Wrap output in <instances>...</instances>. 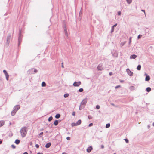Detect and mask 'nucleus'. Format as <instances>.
Returning <instances> with one entry per match:
<instances>
[{"label": "nucleus", "instance_id": "10", "mask_svg": "<svg viewBox=\"0 0 154 154\" xmlns=\"http://www.w3.org/2000/svg\"><path fill=\"white\" fill-rule=\"evenodd\" d=\"M102 64H100L98 65L97 69L99 71H101L103 70V68L102 67Z\"/></svg>", "mask_w": 154, "mask_h": 154}, {"label": "nucleus", "instance_id": "5", "mask_svg": "<svg viewBox=\"0 0 154 154\" xmlns=\"http://www.w3.org/2000/svg\"><path fill=\"white\" fill-rule=\"evenodd\" d=\"M11 37V34H9L7 38L6 42V45L7 46H8L10 41Z\"/></svg>", "mask_w": 154, "mask_h": 154}, {"label": "nucleus", "instance_id": "8", "mask_svg": "<svg viewBox=\"0 0 154 154\" xmlns=\"http://www.w3.org/2000/svg\"><path fill=\"white\" fill-rule=\"evenodd\" d=\"M126 72L130 76H132L133 75V72L130 71L129 69L128 68L126 69Z\"/></svg>", "mask_w": 154, "mask_h": 154}, {"label": "nucleus", "instance_id": "55", "mask_svg": "<svg viewBox=\"0 0 154 154\" xmlns=\"http://www.w3.org/2000/svg\"><path fill=\"white\" fill-rule=\"evenodd\" d=\"M52 125V124L51 125ZM49 127H50V128H51V127H52V125H51V126H50V125H49Z\"/></svg>", "mask_w": 154, "mask_h": 154}, {"label": "nucleus", "instance_id": "63", "mask_svg": "<svg viewBox=\"0 0 154 154\" xmlns=\"http://www.w3.org/2000/svg\"><path fill=\"white\" fill-rule=\"evenodd\" d=\"M121 82H122L123 81H121Z\"/></svg>", "mask_w": 154, "mask_h": 154}, {"label": "nucleus", "instance_id": "29", "mask_svg": "<svg viewBox=\"0 0 154 154\" xmlns=\"http://www.w3.org/2000/svg\"><path fill=\"white\" fill-rule=\"evenodd\" d=\"M78 91L79 92H82L83 91V89L82 88H80L79 89Z\"/></svg>", "mask_w": 154, "mask_h": 154}, {"label": "nucleus", "instance_id": "21", "mask_svg": "<svg viewBox=\"0 0 154 154\" xmlns=\"http://www.w3.org/2000/svg\"><path fill=\"white\" fill-rule=\"evenodd\" d=\"M141 65H140V64L138 65L137 67V70H140L141 69Z\"/></svg>", "mask_w": 154, "mask_h": 154}, {"label": "nucleus", "instance_id": "41", "mask_svg": "<svg viewBox=\"0 0 154 154\" xmlns=\"http://www.w3.org/2000/svg\"><path fill=\"white\" fill-rule=\"evenodd\" d=\"M72 115L74 116L75 115V112H73L72 113Z\"/></svg>", "mask_w": 154, "mask_h": 154}, {"label": "nucleus", "instance_id": "33", "mask_svg": "<svg viewBox=\"0 0 154 154\" xmlns=\"http://www.w3.org/2000/svg\"><path fill=\"white\" fill-rule=\"evenodd\" d=\"M142 36V35H138V37H137V38L138 39H139V38H140Z\"/></svg>", "mask_w": 154, "mask_h": 154}, {"label": "nucleus", "instance_id": "50", "mask_svg": "<svg viewBox=\"0 0 154 154\" xmlns=\"http://www.w3.org/2000/svg\"><path fill=\"white\" fill-rule=\"evenodd\" d=\"M147 127H148V128H149L150 127V126L149 125H148Z\"/></svg>", "mask_w": 154, "mask_h": 154}, {"label": "nucleus", "instance_id": "38", "mask_svg": "<svg viewBox=\"0 0 154 154\" xmlns=\"http://www.w3.org/2000/svg\"><path fill=\"white\" fill-rule=\"evenodd\" d=\"M93 125V124L92 123H90L89 124L88 126L89 127H91Z\"/></svg>", "mask_w": 154, "mask_h": 154}, {"label": "nucleus", "instance_id": "44", "mask_svg": "<svg viewBox=\"0 0 154 154\" xmlns=\"http://www.w3.org/2000/svg\"><path fill=\"white\" fill-rule=\"evenodd\" d=\"M101 147L102 149H103L104 148V146L102 145L101 146Z\"/></svg>", "mask_w": 154, "mask_h": 154}, {"label": "nucleus", "instance_id": "12", "mask_svg": "<svg viewBox=\"0 0 154 154\" xmlns=\"http://www.w3.org/2000/svg\"><path fill=\"white\" fill-rule=\"evenodd\" d=\"M51 143L50 142H48L46 144L45 147L46 148H49L51 145Z\"/></svg>", "mask_w": 154, "mask_h": 154}, {"label": "nucleus", "instance_id": "28", "mask_svg": "<svg viewBox=\"0 0 154 154\" xmlns=\"http://www.w3.org/2000/svg\"><path fill=\"white\" fill-rule=\"evenodd\" d=\"M110 126V124L109 123H108L106 124V128H108Z\"/></svg>", "mask_w": 154, "mask_h": 154}, {"label": "nucleus", "instance_id": "36", "mask_svg": "<svg viewBox=\"0 0 154 154\" xmlns=\"http://www.w3.org/2000/svg\"><path fill=\"white\" fill-rule=\"evenodd\" d=\"M39 145L38 144H36L35 145V147L36 148H39Z\"/></svg>", "mask_w": 154, "mask_h": 154}, {"label": "nucleus", "instance_id": "35", "mask_svg": "<svg viewBox=\"0 0 154 154\" xmlns=\"http://www.w3.org/2000/svg\"><path fill=\"white\" fill-rule=\"evenodd\" d=\"M64 31H65V35L66 36H67V31H66V29H64Z\"/></svg>", "mask_w": 154, "mask_h": 154}, {"label": "nucleus", "instance_id": "61", "mask_svg": "<svg viewBox=\"0 0 154 154\" xmlns=\"http://www.w3.org/2000/svg\"><path fill=\"white\" fill-rule=\"evenodd\" d=\"M131 43V42H129V44H130Z\"/></svg>", "mask_w": 154, "mask_h": 154}, {"label": "nucleus", "instance_id": "20", "mask_svg": "<svg viewBox=\"0 0 154 154\" xmlns=\"http://www.w3.org/2000/svg\"><path fill=\"white\" fill-rule=\"evenodd\" d=\"M76 123L77 125H80L81 123V120L80 119Z\"/></svg>", "mask_w": 154, "mask_h": 154}, {"label": "nucleus", "instance_id": "31", "mask_svg": "<svg viewBox=\"0 0 154 154\" xmlns=\"http://www.w3.org/2000/svg\"><path fill=\"white\" fill-rule=\"evenodd\" d=\"M88 117L89 119H91L92 118V117L91 115H88Z\"/></svg>", "mask_w": 154, "mask_h": 154}, {"label": "nucleus", "instance_id": "58", "mask_svg": "<svg viewBox=\"0 0 154 154\" xmlns=\"http://www.w3.org/2000/svg\"><path fill=\"white\" fill-rule=\"evenodd\" d=\"M62 154H66L65 153H63Z\"/></svg>", "mask_w": 154, "mask_h": 154}, {"label": "nucleus", "instance_id": "39", "mask_svg": "<svg viewBox=\"0 0 154 154\" xmlns=\"http://www.w3.org/2000/svg\"><path fill=\"white\" fill-rule=\"evenodd\" d=\"M117 13L118 15H121V12L120 11H118Z\"/></svg>", "mask_w": 154, "mask_h": 154}, {"label": "nucleus", "instance_id": "46", "mask_svg": "<svg viewBox=\"0 0 154 154\" xmlns=\"http://www.w3.org/2000/svg\"><path fill=\"white\" fill-rule=\"evenodd\" d=\"M62 64V66H61V67L62 68H64V66H63V63L62 62L61 63Z\"/></svg>", "mask_w": 154, "mask_h": 154}, {"label": "nucleus", "instance_id": "47", "mask_svg": "<svg viewBox=\"0 0 154 154\" xmlns=\"http://www.w3.org/2000/svg\"><path fill=\"white\" fill-rule=\"evenodd\" d=\"M112 72H110L109 73V75L110 76H111L112 75Z\"/></svg>", "mask_w": 154, "mask_h": 154}, {"label": "nucleus", "instance_id": "25", "mask_svg": "<svg viewBox=\"0 0 154 154\" xmlns=\"http://www.w3.org/2000/svg\"><path fill=\"white\" fill-rule=\"evenodd\" d=\"M53 119V117L52 116H50L48 119V121L50 122Z\"/></svg>", "mask_w": 154, "mask_h": 154}, {"label": "nucleus", "instance_id": "54", "mask_svg": "<svg viewBox=\"0 0 154 154\" xmlns=\"http://www.w3.org/2000/svg\"><path fill=\"white\" fill-rule=\"evenodd\" d=\"M37 154H43V153H42L38 152Z\"/></svg>", "mask_w": 154, "mask_h": 154}, {"label": "nucleus", "instance_id": "4", "mask_svg": "<svg viewBox=\"0 0 154 154\" xmlns=\"http://www.w3.org/2000/svg\"><path fill=\"white\" fill-rule=\"evenodd\" d=\"M19 37L18 38V46H19L22 42V38H21V30H19Z\"/></svg>", "mask_w": 154, "mask_h": 154}, {"label": "nucleus", "instance_id": "43", "mask_svg": "<svg viewBox=\"0 0 154 154\" xmlns=\"http://www.w3.org/2000/svg\"><path fill=\"white\" fill-rule=\"evenodd\" d=\"M43 132H41V133H40L39 134V135H43Z\"/></svg>", "mask_w": 154, "mask_h": 154}, {"label": "nucleus", "instance_id": "57", "mask_svg": "<svg viewBox=\"0 0 154 154\" xmlns=\"http://www.w3.org/2000/svg\"><path fill=\"white\" fill-rule=\"evenodd\" d=\"M111 104L112 105H113V106H114V105L113 103H111Z\"/></svg>", "mask_w": 154, "mask_h": 154}, {"label": "nucleus", "instance_id": "64", "mask_svg": "<svg viewBox=\"0 0 154 154\" xmlns=\"http://www.w3.org/2000/svg\"><path fill=\"white\" fill-rule=\"evenodd\" d=\"M113 154H116V153H114Z\"/></svg>", "mask_w": 154, "mask_h": 154}, {"label": "nucleus", "instance_id": "56", "mask_svg": "<svg viewBox=\"0 0 154 154\" xmlns=\"http://www.w3.org/2000/svg\"><path fill=\"white\" fill-rule=\"evenodd\" d=\"M152 125L153 126H154V122H153L152 123Z\"/></svg>", "mask_w": 154, "mask_h": 154}, {"label": "nucleus", "instance_id": "16", "mask_svg": "<svg viewBox=\"0 0 154 154\" xmlns=\"http://www.w3.org/2000/svg\"><path fill=\"white\" fill-rule=\"evenodd\" d=\"M20 140L19 139H16L15 141V143L18 145L20 143Z\"/></svg>", "mask_w": 154, "mask_h": 154}, {"label": "nucleus", "instance_id": "24", "mask_svg": "<svg viewBox=\"0 0 154 154\" xmlns=\"http://www.w3.org/2000/svg\"><path fill=\"white\" fill-rule=\"evenodd\" d=\"M126 43V42H122L121 44H120V45L121 47H122V46H123V45H124L125 44V43Z\"/></svg>", "mask_w": 154, "mask_h": 154}, {"label": "nucleus", "instance_id": "11", "mask_svg": "<svg viewBox=\"0 0 154 154\" xmlns=\"http://www.w3.org/2000/svg\"><path fill=\"white\" fill-rule=\"evenodd\" d=\"M117 25V24L116 23L113 26L111 27V33L113 32L114 30V27L116 26Z\"/></svg>", "mask_w": 154, "mask_h": 154}, {"label": "nucleus", "instance_id": "62", "mask_svg": "<svg viewBox=\"0 0 154 154\" xmlns=\"http://www.w3.org/2000/svg\"><path fill=\"white\" fill-rule=\"evenodd\" d=\"M140 122H139V124H140Z\"/></svg>", "mask_w": 154, "mask_h": 154}, {"label": "nucleus", "instance_id": "19", "mask_svg": "<svg viewBox=\"0 0 154 154\" xmlns=\"http://www.w3.org/2000/svg\"><path fill=\"white\" fill-rule=\"evenodd\" d=\"M60 116V115L59 114H57L55 116V118L56 119L59 118Z\"/></svg>", "mask_w": 154, "mask_h": 154}, {"label": "nucleus", "instance_id": "1", "mask_svg": "<svg viewBox=\"0 0 154 154\" xmlns=\"http://www.w3.org/2000/svg\"><path fill=\"white\" fill-rule=\"evenodd\" d=\"M27 128L26 127H22L20 131V132L21 134V136L23 138L25 137L27 133Z\"/></svg>", "mask_w": 154, "mask_h": 154}, {"label": "nucleus", "instance_id": "37", "mask_svg": "<svg viewBox=\"0 0 154 154\" xmlns=\"http://www.w3.org/2000/svg\"><path fill=\"white\" fill-rule=\"evenodd\" d=\"M11 147L13 149H15L16 148L15 146L14 145H11Z\"/></svg>", "mask_w": 154, "mask_h": 154}, {"label": "nucleus", "instance_id": "22", "mask_svg": "<svg viewBox=\"0 0 154 154\" xmlns=\"http://www.w3.org/2000/svg\"><path fill=\"white\" fill-rule=\"evenodd\" d=\"M41 85L43 87H45L46 85V84L44 82H43L42 83Z\"/></svg>", "mask_w": 154, "mask_h": 154}, {"label": "nucleus", "instance_id": "13", "mask_svg": "<svg viewBox=\"0 0 154 154\" xmlns=\"http://www.w3.org/2000/svg\"><path fill=\"white\" fill-rule=\"evenodd\" d=\"M92 149H93L91 146H90L87 149V151L89 153L91 152Z\"/></svg>", "mask_w": 154, "mask_h": 154}, {"label": "nucleus", "instance_id": "15", "mask_svg": "<svg viewBox=\"0 0 154 154\" xmlns=\"http://www.w3.org/2000/svg\"><path fill=\"white\" fill-rule=\"evenodd\" d=\"M150 79V76L149 75H146L145 78V81H148Z\"/></svg>", "mask_w": 154, "mask_h": 154}, {"label": "nucleus", "instance_id": "17", "mask_svg": "<svg viewBox=\"0 0 154 154\" xmlns=\"http://www.w3.org/2000/svg\"><path fill=\"white\" fill-rule=\"evenodd\" d=\"M4 124V121H0V127L2 126Z\"/></svg>", "mask_w": 154, "mask_h": 154}, {"label": "nucleus", "instance_id": "3", "mask_svg": "<svg viewBox=\"0 0 154 154\" xmlns=\"http://www.w3.org/2000/svg\"><path fill=\"white\" fill-rule=\"evenodd\" d=\"M38 70L36 69H33L32 68L29 69L27 71V73L29 74H34L37 72Z\"/></svg>", "mask_w": 154, "mask_h": 154}, {"label": "nucleus", "instance_id": "9", "mask_svg": "<svg viewBox=\"0 0 154 154\" xmlns=\"http://www.w3.org/2000/svg\"><path fill=\"white\" fill-rule=\"evenodd\" d=\"M3 72L6 76V80L8 81V80L9 75L7 71L5 70H3Z\"/></svg>", "mask_w": 154, "mask_h": 154}, {"label": "nucleus", "instance_id": "27", "mask_svg": "<svg viewBox=\"0 0 154 154\" xmlns=\"http://www.w3.org/2000/svg\"><path fill=\"white\" fill-rule=\"evenodd\" d=\"M69 96V94L67 93L65 94L64 95V97L65 98Z\"/></svg>", "mask_w": 154, "mask_h": 154}, {"label": "nucleus", "instance_id": "45", "mask_svg": "<svg viewBox=\"0 0 154 154\" xmlns=\"http://www.w3.org/2000/svg\"><path fill=\"white\" fill-rule=\"evenodd\" d=\"M120 87V85H118V86H116V87H115V88H118L119 87Z\"/></svg>", "mask_w": 154, "mask_h": 154}, {"label": "nucleus", "instance_id": "23", "mask_svg": "<svg viewBox=\"0 0 154 154\" xmlns=\"http://www.w3.org/2000/svg\"><path fill=\"white\" fill-rule=\"evenodd\" d=\"M151 90V88L150 87H148L146 88V91L148 92H150Z\"/></svg>", "mask_w": 154, "mask_h": 154}, {"label": "nucleus", "instance_id": "59", "mask_svg": "<svg viewBox=\"0 0 154 154\" xmlns=\"http://www.w3.org/2000/svg\"><path fill=\"white\" fill-rule=\"evenodd\" d=\"M43 129H41V131H43Z\"/></svg>", "mask_w": 154, "mask_h": 154}, {"label": "nucleus", "instance_id": "7", "mask_svg": "<svg viewBox=\"0 0 154 154\" xmlns=\"http://www.w3.org/2000/svg\"><path fill=\"white\" fill-rule=\"evenodd\" d=\"M87 101V98H85L84 99L81 103V105H84L85 106Z\"/></svg>", "mask_w": 154, "mask_h": 154}, {"label": "nucleus", "instance_id": "18", "mask_svg": "<svg viewBox=\"0 0 154 154\" xmlns=\"http://www.w3.org/2000/svg\"><path fill=\"white\" fill-rule=\"evenodd\" d=\"M58 120H56L54 122V124L55 126H57L58 125Z\"/></svg>", "mask_w": 154, "mask_h": 154}, {"label": "nucleus", "instance_id": "53", "mask_svg": "<svg viewBox=\"0 0 154 154\" xmlns=\"http://www.w3.org/2000/svg\"><path fill=\"white\" fill-rule=\"evenodd\" d=\"M23 154H28V153L27 152H25Z\"/></svg>", "mask_w": 154, "mask_h": 154}, {"label": "nucleus", "instance_id": "34", "mask_svg": "<svg viewBox=\"0 0 154 154\" xmlns=\"http://www.w3.org/2000/svg\"><path fill=\"white\" fill-rule=\"evenodd\" d=\"M100 106L98 105H97L96 106V108L97 109H100Z\"/></svg>", "mask_w": 154, "mask_h": 154}, {"label": "nucleus", "instance_id": "14", "mask_svg": "<svg viewBox=\"0 0 154 154\" xmlns=\"http://www.w3.org/2000/svg\"><path fill=\"white\" fill-rule=\"evenodd\" d=\"M137 57V56L135 54H133L130 56L131 59H135Z\"/></svg>", "mask_w": 154, "mask_h": 154}, {"label": "nucleus", "instance_id": "52", "mask_svg": "<svg viewBox=\"0 0 154 154\" xmlns=\"http://www.w3.org/2000/svg\"><path fill=\"white\" fill-rule=\"evenodd\" d=\"M2 140H0V144H1L2 143Z\"/></svg>", "mask_w": 154, "mask_h": 154}, {"label": "nucleus", "instance_id": "51", "mask_svg": "<svg viewBox=\"0 0 154 154\" xmlns=\"http://www.w3.org/2000/svg\"><path fill=\"white\" fill-rule=\"evenodd\" d=\"M144 75H145L146 76V75H147V74L146 73H145Z\"/></svg>", "mask_w": 154, "mask_h": 154}, {"label": "nucleus", "instance_id": "40", "mask_svg": "<svg viewBox=\"0 0 154 154\" xmlns=\"http://www.w3.org/2000/svg\"><path fill=\"white\" fill-rule=\"evenodd\" d=\"M66 139L68 140H69L70 139V137H66Z\"/></svg>", "mask_w": 154, "mask_h": 154}, {"label": "nucleus", "instance_id": "26", "mask_svg": "<svg viewBox=\"0 0 154 154\" xmlns=\"http://www.w3.org/2000/svg\"><path fill=\"white\" fill-rule=\"evenodd\" d=\"M71 125H72V127H73L74 126H77L76 123H74V122L72 123L71 124Z\"/></svg>", "mask_w": 154, "mask_h": 154}, {"label": "nucleus", "instance_id": "49", "mask_svg": "<svg viewBox=\"0 0 154 154\" xmlns=\"http://www.w3.org/2000/svg\"><path fill=\"white\" fill-rule=\"evenodd\" d=\"M141 11H142L144 12V13L145 14V10H141Z\"/></svg>", "mask_w": 154, "mask_h": 154}, {"label": "nucleus", "instance_id": "32", "mask_svg": "<svg viewBox=\"0 0 154 154\" xmlns=\"http://www.w3.org/2000/svg\"><path fill=\"white\" fill-rule=\"evenodd\" d=\"M124 140L126 143H128L129 142V141L127 139H124Z\"/></svg>", "mask_w": 154, "mask_h": 154}, {"label": "nucleus", "instance_id": "2", "mask_svg": "<svg viewBox=\"0 0 154 154\" xmlns=\"http://www.w3.org/2000/svg\"><path fill=\"white\" fill-rule=\"evenodd\" d=\"M20 108V106L19 105H17L14 108V110L11 112V114L12 116H14L15 114Z\"/></svg>", "mask_w": 154, "mask_h": 154}, {"label": "nucleus", "instance_id": "42", "mask_svg": "<svg viewBox=\"0 0 154 154\" xmlns=\"http://www.w3.org/2000/svg\"><path fill=\"white\" fill-rule=\"evenodd\" d=\"M83 108H82V107L81 106H80L79 107V110H81Z\"/></svg>", "mask_w": 154, "mask_h": 154}, {"label": "nucleus", "instance_id": "6", "mask_svg": "<svg viewBox=\"0 0 154 154\" xmlns=\"http://www.w3.org/2000/svg\"><path fill=\"white\" fill-rule=\"evenodd\" d=\"M81 84V82L80 81H78L77 82L75 81L73 84V86L74 87H78Z\"/></svg>", "mask_w": 154, "mask_h": 154}, {"label": "nucleus", "instance_id": "48", "mask_svg": "<svg viewBox=\"0 0 154 154\" xmlns=\"http://www.w3.org/2000/svg\"><path fill=\"white\" fill-rule=\"evenodd\" d=\"M131 37H130L129 39V41L130 42H131Z\"/></svg>", "mask_w": 154, "mask_h": 154}, {"label": "nucleus", "instance_id": "60", "mask_svg": "<svg viewBox=\"0 0 154 154\" xmlns=\"http://www.w3.org/2000/svg\"><path fill=\"white\" fill-rule=\"evenodd\" d=\"M30 145H32V142H31V143H30Z\"/></svg>", "mask_w": 154, "mask_h": 154}, {"label": "nucleus", "instance_id": "30", "mask_svg": "<svg viewBox=\"0 0 154 154\" xmlns=\"http://www.w3.org/2000/svg\"><path fill=\"white\" fill-rule=\"evenodd\" d=\"M127 1V3L128 4H130L131 3V1L130 0H126Z\"/></svg>", "mask_w": 154, "mask_h": 154}]
</instances>
